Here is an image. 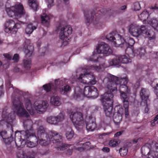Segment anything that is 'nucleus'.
Masks as SVG:
<instances>
[{
  "instance_id": "obj_1",
  "label": "nucleus",
  "mask_w": 158,
  "mask_h": 158,
  "mask_svg": "<svg viewBox=\"0 0 158 158\" xmlns=\"http://www.w3.org/2000/svg\"><path fill=\"white\" fill-rule=\"evenodd\" d=\"M106 79L108 81L106 85L107 91L101 96V100L106 116L110 118L112 113L113 94L116 92L118 88L120 93L129 94L130 91L127 85L128 80L126 77L119 78L109 74Z\"/></svg>"
},
{
  "instance_id": "obj_2",
  "label": "nucleus",
  "mask_w": 158,
  "mask_h": 158,
  "mask_svg": "<svg viewBox=\"0 0 158 158\" xmlns=\"http://www.w3.org/2000/svg\"><path fill=\"white\" fill-rule=\"evenodd\" d=\"M37 135L40 144L42 146H47L50 142L56 145L58 150L63 151L69 148L71 145L62 143V137L61 134L54 131H50L48 134L43 126H40L37 129Z\"/></svg>"
},
{
  "instance_id": "obj_3",
  "label": "nucleus",
  "mask_w": 158,
  "mask_h": 158,
  "mask_svg": "<svg viewBox=\"0 0 158 158\" xmlns=\"http://www.w3.org/2000/svg\"><path fill=\"white\" fill-rule=\"evenodd\" d=\"M23 124L26 131H21L19 139H17L16 137L15 138V142L17 148H23L26 144L29 148L36 146L38 143V140L33 130L32 121L27 119L23 121Z\"/></svg>"
},
{
  "instance_id": "obj_4",
  "label": "nucleus",
  "mask_w": 158,
  "mask_h": 158,
  "mask_svg": "<svg viewBox=\"0 0 158 158\" xmlns=\"http://www.w3.org/2000/svg\"><path fill=\"white\" fill-rule=\"evenodd\" d=\"M23 7L22 5L19 4L11 8L6 9V11L8 15L10 17L14 18V19H9L7 20L4 24L5 27H8L12 29V33L15 34L18 29L21 27L20 23H23L19 21L17 17H20L24 14Z\"/></svg>"
},
{
  "instance_id": "obj_5",
  "label": "nucleus",
  "mask_w": 158,
  "mask_h": 158,
  "mask_svg": "<svg viewBox=\"0 0 158 158\" xmlns=\"http://www.w3.org/2000/svg\"><path fill=\"white\" fill-rule=\"evenodd\" d=\"M13 103L15 109L14 112H12L10 113L6 117L4 116V111L2 112V117L5 118L4 120L7 123V127H9V125L12 127L15 123V113L20 117L27 118L30 116L28 113L24 108L23 103L20 101L19 98H15L13 101Z\"/></svg>"
},
{
  "instance_id": "obj_6",
  "label": "nucleus",
  "mask_w": 158,
  "mask_h": 158,
  "mask_svg": "<svg viewBox=\"0 0 158 158\" xmlns=\"http://www.w3.org/2000/svg\"><path fill=\"white\" fill-rule=\"evenodd\" d=\"M111 10H106V9L99 10L97 9L94 12L86 10L84 12V15L85 22L87 25L90 23H93L95 25L99 24V21L100 17H102L105 15H109L110 16L111 14H110V12H111Z\"/></svg>"
},
{
  "instance_id": "obj_7",
  "label": "nucleus",
  "mask_w": 158,
  "mask_h": 158,
  "mask_svg": "<svg viewBox=\"0 0 158 158\" xmlns=\"http://www.w3.org/2000/svg\"><path fill=\"white\" fill-rule=\"evenodd\" d=\"M65 83L64 80H60L59 79H58L55 80L54 84H48L44 85L43 87L44 90L47 92L51 91L53 93L56 94L59 92L62 94L65 95L71 91V89L68 85L59 88L60 86H63Z\"/></svg>"
},
{
  "instance_id": "obj_8",
  "label": "nucleus",
  "mask_w": 158,
  "mask_h": 158,
  "mask_svg": "<svg viewBox=\"0 0 158 158\" xmlns=\"http://www.w3.org/2000/svg\"><path fill=\"white\" fill-rule=\"evenodd\" d=\"M116 37L117 36L118 39L115 42V44L121 48L126 47V53L128 56L134 53L133 46L135 43V41L133 38L128 37L126 38H123L119 34L115 35Z\"/></svg>"
},
{
  "instance_id": "obj_9",
  "label": "nucleus",
  "mask_w": 158,
  "mask_h": 158,
  "mask_svg": "<svg viewBox=\"0 0 158 158\" xmlns=\"http://www.w3.org/2000/svg\"><path fill=\"white\" fill-rule=\"evenodd\" d=\"M78 79L81 83L87 85H94L96 83L95 76L91 73L80 74Z\"/></svg>"
},
{
  "instance_id": "obj_10",
  "label": "nucleus",
  "mask_w": 158,
  "mask_h": 158,
  "mask_svg": "<svg viewBox=\"0 0 158 158\" xmlns=\"http://www.w3.org/2000/svg\"><path fill=\"white\" fill-rule=\"evenodd\" d=\"M98 91L95 87L93 86H85L83 91V95L87 97L95 98L98 96Z\"/></svg>"
},
{
  "instance_id": "obj_11",
  "label": "nucleus",
  "mask_w": 158,
  "mask_h": 158,
  "mask_svg": "<svg viewBox=\"0 0 158 158\" xmlns=\"http://www.w3.org/2000/svg\"><path fill=\"white\" fill-rule=\"evenodd\" d=\"M130 33L134 36H138L143 33H146V27L144 26L141 27L137 25L131 24L129 29Z\"/></svg>"
},
{
  "instance_id": "obj_12",
  "label": "nucleus",
  "mask_w": 158,
  "mask_h": 158,
  "mask_svg": "<svg viewBox=\"0 0 158 158\" xmlns=\"http://www.w3.org/2000/svg\"><path fill=\"white\" fill-rule=\"evenodd\" d=\"M60 29V38L62 40H66L68 38V37L70 35L72 32V29L70 25H67L64 27H62L59 26L57 28V30Z\"/></svg>"
},
{
  "instance_id": "obj_13",
  "label": "nucleus",
  "mask_w": 158,
  "mask_h": 158,
  "mask_svg": "<svg viewBox=\"0 0 158 158\" xmlns=\"http://www.w3.org/2000/svg\"><path fill=\"white\" fill-rule=\"evenodd\" d=\"M114 113H117V114H114L113 120L114 123L116 125H118L122 121L123 109L122 106L120 105H118L115 106L114 108Z\"/></svg>"
},
{
  "instance_id": "obj_14",
  "label": "nucleus",
  "mask_w": 158,
  "mask_h": 158,
  "mask_svg": "<svg viewBox=\"0 0 158 158\" xmlns=\"http://www.w3.org/2000/svg\"><path fill=\"white\" fill-rule=\"evenodd\" d=\"M96 50L98 54H102L105 56H108L112 52L109 46L104 42H102L98 45Z\"/></svg>"
},
{
  "instance_id": "obj_15",
  "label": "nucleus",
  "mask_w": 158,
  "mask_h": 158,
  "mask_svg": "<svg viewBox=\"0 0 158 158\" xmlns=\"http://www.w3.org/2000/svg\"><path fill=\"white\" fill-rule=\"evenodd\" d=\"M121 98L123 101V107L125 108V113L126 117H127L129 115V99L128 94L127 93H120Z\"/></svg>"
},
{
  "instance_id": "obj_16",
  "label": "nucleus",
  "mask_w": 158,
  "mask_h": 158,
  "mask_svg": "<svg viewBox=\"0 0 158 158\" xmlns=\"http://www.w3.org/2000/svg\"><path fill=\"white\" fill-rule=\"evenodd\" d=\"M34 106L35 110L39 112V113H42L46 111L48 104L45 101L35 102L34 104Z\"/></svg>"
},
{
  "instance_id": "obj_17",
  "label": "nucleus",
  "mask_w": 158,
  "mask_h": 158,
  "mask_svg": "<svg viewBox=\"0 0 158 158\" xmlns=\"http://www.w3.org/2000/svg\"><path fill=\"white\" fill-rule=\"evenodd\" d=\"M64 118V115L60 112L57 116H50L47 118V121L51 124H56L59 122L62 121Z\"/></svg>"
},
{
  "instance_id": "obj_18",
  "label": "nucleus",
  "mask_w": 158,
  "mask_h": 158,
  "mask_svg": "<svg viewBox=\"0 0 158 158\" xmlns=\"http://www.w3.org/2000/svg\"><path fill=\"white\" fill-rule=\"evenodd\" d=\"M70 117L73 123L76 124H78L83 120V114L80 112H71Z\"/></svg>"
},
{
  "instance_id": "obj_19",
  "label": "nucleus",
  "mask_w": 158,
  "mask_h": 158,
  "mask_svg": "<svg viewBox=\"0 0 158 158\" xmlns=\"http://www.w3.org/2000/svg\"><path fill=\"white\" fill-rule=\"evenodd\" d=\"M152 150V145L149 143H146L141 148L142 154L144 156H146L147 155L151 152Z\"/></svg>"
},
{
  "instance_id": "obj_20",
  "label": "nucleus",
  "mask_w": 158,
  "mask_h": 158,
  "mask_svg": "<svg viewBox=\"0 0 158 158\" xmlns=\"http://www.w3.org/2000/svg\"><path fill=\"white\" fill-rule=\"evenodd\" d=\"M24 102L27 110L31 114H33L34 111L33 109V105L30 99L28 98H25Z\"/></svg>"
},
{
  "instance_id": "obj_21",
  "label": "nucleus",
  "mask_w": 158,
  "mask_h": 158,
  "mask_svg": "<svg viewBox=\"0 0 158 158\" xmlns=\"http://www.w3.org/2000/svg\"><path fill=\"white\" fill-rule=\"evenodd\" d=\"M140 95L141 98L142 102L147 103L148 99L149 97V91L148 90L146 89L143 88L141 89Z\"/></svg>"
},
{
  "instance_id": "obj_22",
  "label": "nucleus",
  "mask_w": 158,
  "mask_h": 158,
  "mask_svg": "<svg viewBox=\"0 0 158 158\" xmlns=\"http://www.w3.org/2000/svg\"><path fill=\"white\" fill-rule=\"evenodd\" d=\"M86 128L88 131H94L97 127L96 123L90 119L88 122H86Z\"/></svg>"
},
{
  "instance_id": "obj_23",
  "label": "nucleus",
  "mask_w": 158,
  "mask_h": 158,
  "mask_svg": "<svg viewBox=\"0 0 158 158\" xmlns=\"http://www.w3.org/2000/svg\"><path fill=\"white\" fill-rule=\"evenodd\" d=\"M41 23L44 25L48 27L49 25L51 17L46 14H44L41 15Z\"/></svg>"
},
{
  "instance_id": "obj_24",
  "label": "nucleus",
  "mask_w": 158,
  "mask_h": 158,
  "mask_svg": "<svg viewBox=\"0 0 158 158\" xmlns=\"http://www.w3.org/2000/svg\"><path fill=\"white\" fill-rule=\"evenodd\" d=\"M24 52L27 57H30L32 55L34 49V47L32 45L29 44L27 46H24Z\"/></svg>"
},
{
  "instance_id": "obj_25",
  "label": "nucleus",
  "mask_w": 158,
  "mask_h": 158,
  "mask_svg": "<svg viewBox=\"0 0 158 158\" xmlns=\"http://www.w3.org/2000/svg\"><path fill=\"white\" fill-rule=\"evenodd\" d=\"M60 99V98L59 96H53L51 98L50 102L52 105L59 106L61 104V102Z\"/></svg>"
},
{
  "instance_id": "obj_26",
  "label": "nucleus",
  "mask_w": 158,
  "mask_h": 158,
  "mask_svg": "<svg viewBox=\"0 0 158 158\" xmlns=\"http://www.w3.org/2000/svg\"><path fill=\"white\" fill-rule=\"evenodd\" d=\"M37 26L34 25L32 23L28 24L25 29V32L27 34H31L34 30L36 29Z\"/></svg>"
},
{
  "instance_id": "obj_27",
  "label": "nucleus",
  "mask_w": 158,
  "mask_h": 158,
  "mask_svg": "<svg viewBox=\"0 0 158 158\" xmlns=\"http://www.w3.org/2000/svg\"><path fill=\"white\" fill-rule=\"evenodd\" d=\"M148 23L155 30L158 31V22L156 18H152L148 21Z\"/></svg>"
},
{
  "instance_id": "obj_28",
  "label": "nucleus",
  "mask_w": 158,
  "mask_h": 158,
  "mask_svg": "<svg viewBox=\"0 0 158 158\" xmlns=\"http://www.w3.org/2000/svg\"><path fill=\"white\" fill-rule=\"evenodd\" d=\"M114 32H112L110 33L106 36V38L109 40L113 42L114 44L116 47H119L118 45L115 44V42L117 41V40H116L114 35Z\"/></svg>"
},
{
  "instance_id": "obj_29",
  "label": "nucleus",
  "mask_w": 158,
  "mask_h": 158,
  "mask_svg": "<svg viewBox=\"0 0 158 158\" xmlns=\"http://www.w3.org/2000/svg\"><path fill=\"white\" fill-rule=\"evenodd\" d=\"M29 6L35 11H36L38 7V3L36 0H28Z\"/></svg>"
},
{
  "instance_id": "obj_30",
  "label": "nucleus",
  "mask_w": 158,
  "mask_h": 158,
  "mask_svg": "<svg viewBox=\"0 0 158 158\" xmlns=\"http://www.w3.org/2000/svg\"><path fill=\"white\" fill-rule=\"evenodd\" d=\"M118 58L120 60V63L127 64L131 62V59L128 58L125 55H119L118 56Z\"/></svg>"
},
{
  "instance_id": "obj_31",
  "label": "nucleus",
  "mask_w": 158,
  "mask_h": 158,
  "mask_svg": "<svg viewBox=\"0 0 158 158\" xmlns=\"http://www.w3.org/2000/svg\"><path fill=\"white\" fill-rule=\"evenodd\" d=\"M21 148L19 147L17 148L18 149L17 152V156L18 158H27L28 156L23 151L21 150Z\"/></svg>"
},
{
  "instance_id": "obj_32",
  "label": "nucleus",
  "mask_w": 158,
  "mask_h": 158,
  "mask_svg": "<svg viewBox=\"0 0 158 158\" xmlns=\"http://www.w3.org/2000/svg\"><path fill=\"white\" fill-rule=\"evenodd\" d=\"M146 33H143L147 35L148 37V38L149 40H151L154 39L156 38L155 33L152 30H149L148 31L146 28Z\"/></svg>"
},
{
  "instance_id": "obj_33",
  "label": "nucleus",
  "mask_w": 158,
  "mask_h": 158,
  "mask_svg": "<svg viewBox=\"0 0 158 158\" xmlns=\"http://www.w3.org/2000/svg\"><path fill=\"white\" fill-rule=\"evenodd\" d=\"M148 13L147 11H143L138 15V17L140 20H144L148 19Z\"/></svg>"
},
{
  "instance_id": "obj_34",
  "label": "nucleus",
  "mask_w": 158,
  "mask_h": 158,
  "mask_svg": "<svg viewBox=\"0 0 158 158\" xmlns=\"http://www.w3.org/2000/svg\"><path fill=\"white\" fill-rule=\"evenodd\" d=\"M120 62V60H119L118 56L116 57V58L112 59L110 62V64L111 66L113 65H119Z\"/></svg>"
},
{
  "instance_id": "obj_35",
  "label": "nucleus",
  "mask_w": 158,
  "mask_h": 158,
  "mask_svg": "<svg viewBox=\"0 0 158 158\" xmlns=\"http://www.w3.org/2000/svg\"><path fill=\"white\" fill-rule=\"evenodd\" d=\"M120 142L119 139H114L110 140L109 144L110 147H115Z\"/></svg>"
},
{
  "instance_id": "obj_36",
  "label": "nucleus",
  "mask_w": 158,
  "mask_h": 158,
  "mask_svg": "<svg viewBox=\"0 0 158 158\" xmlns=\"http://www.w3.org/2000/svg\"><path fill=\"white\" fill-rule=\"evenodd\" d=\"M147 155H148L147 157L146 156L147 158H155L156 156L158 157V152L156 150L152 151L151 152Z\"/></svg>"
},
{
  "instance_id": "obj_37",
  "label": "nucleus",
  "mask_w": 158,
  "mask_h": 158,
  "mask_svg": "<svg viewBox=\"0 0 158 158\" xmlns=\"http://www.w3.org/2000/svg\"><path fill=\"white\" fill-rule=\"evenodd\" d=\"M31 63V60L29 59L24 60V67L27 70L30 69Z\"/></svg>"
},
{
  "instance_id": "obj_38",
  "label": "nucleus",
  "mask_w": 158,
  "mask_h": 158,
  "mask_svg": "<svg viewBox=\"0 0 158 158\" xmlns=\"http://www.w3.org/2000/svg\"><path fill=\"white\" fill-rule=\"evenodd\" d=\"M74 132L72 129L67 131L66 133V136L67 139H71L74 136Z\"/></svg>"
},
{
  "instance_id": "obj_39",
  "label": "nucleus",
  "mask_w": 158,
  "mask_h": 158,
  "mask_svg": "<svg viewBox=\"0 0 158 158\" xmlns=\"http://www.w3.org/2000/svg\"><path fill=\"white\" fill-rule=\"evenodd\" d=\"M128 150L126 147L121 148L119 150V152L121 156H124L127 154Z\"/></svg>"
},
{
  "instance_id": "obj_40",
  "label": "nucleus",
  "mask_w": 158,
  "mask_h": 158,
  "mask_svg": "<svg viewBox=\"0 0 158 158\" xmlns=\"http://www.w3.org/2000/svg\"><path fill=\"white\" fill-rule=\"evenodd\" d=\"M137 51L139 52V54L140 57L143 56L146 53L145 48L143 47L138 49Z\"/></svg>"
},
{
  "instance_id": "obj_41",
  "label": "nucleus",
  "mask_w": 158,
  "mask_h": 158,
  "mask_svg": "<svg viewBox=\"0 0 158 158\" xmlns=\"http://www.w3.org/2000/svg\"><path fill=\"white\" fill-rule=\"evenodd\" d=\"M3 140L4 143L6 144H10L11 143L13 140V138L11 137H7L5 138V139H3Z\"/></svg>"
},
{
  "instance_id": "obj_42",
  "label": "nucleus",
  "mask_w": 158,
  "mask_h": 158,
  "mask_svg": "<svg viewBox=\"0 0 158 158\" xmlns=\"http://www.w3.org/2000/svg\"><path fill=\"white\" fill-rule=\"evenodd\" d=\"M77 145H80V146L77 147L76 148V150L80 152H81L84 150H85L82 143L81 144L80 143H77Z\"/></svg>"
},
{
  "instance_id": "obj_43",
  "label": "nucleus",
  "mask_w": 158,
  "mask_h": 158,
  "mask_svg": "<svg viewBox=\"0 0 158 158\" xmlns=\"http://www.w3.org/2000/svg\"><path fill=\"white\" fill-rule=\"evenodd\" d=\"M134 8L135 10H138L140 9L141 7L139 3L138 2H135L133 4Z\"/></svg>"
},
{
  "instance_id": "obj_44",
  "label": "nucleus",
  "mask_w": 158,
  "mask_h": 158,
  "mask_svg": "<svg viewBox=\"0 0 158 158\" xmlns=\"http://www.w3.org/2000/svg\"><path fill=\"white\" fill-rule=\"evenodd\" d=\"M99 66L98 65H93L91 66V68L94 69L98 72H99L101 69V65L99 64H98Z\"/></svg>"
},
{
  "instance_id": "obj_45",
  "label": "nucleus",
  "mask_w": 158,
  "mask_h": 158,
  "mask_svg": "<svg viewBox=\"0 0 158 158\" xmlns=\"http://www.w3.org/2000/svg\"><path fill=\"white\" fill-rule=\"evenodd\" d=\"M0 135L2 137V139H5V138L7 137V132L5 130H2L0 132Z\"/></svg>"
},
{
  "instance_id": "obj_46",
  "label": "nucleus",
  "mask_w": 158,
  "mask_h": 158,
  "mask_svg": "<svg viewBox=\"0 0 158 158\" xmlns=\"http://www.w3.org/2000/svg\"><path fill=\"white\" fill-rule=\"evenodd\" d=\"M85 149H89L91 148V143L90 142L88 141L82 144Z\"/></svg>"
},
{
  "instance_id": "obj_47",
  "label": "nucleus",
  "mask_w": 158,
  "mask_h": 158,
  "mask_svg": "<svg viewBox=\"0 0 158 158\" xmlns=\"http://www.w3.org/2000/svg\"><path fill=\"white\" fill-rule=\"evenodd\" d=\"M98 58L97 57H95V55H93L90 57L89 60L90 61L97 62L98 61Z\"/></svg>"
},
{
  "instance_id": "obj_48",
  "label": "nucleus",
  "mask_w": 158,
  "mask_h": 158,
  "mask_svg": "<svg viewBox=\"0 0 158 158\" xmlns=\"http://www.w3.org/2000/svg\"><path fill=\"white\" fill-rule=\"evenodd\" d=\"M151 145H152V150L158 149V143L155 142H152Z\"/></svg>"
},
{
  "instance_id": "obj_49",
  "label": "nucleus",
  "mask_w": 158,
  "mask_h": 158,
  "mask_svg": "<svg viewBox=\"0 0 158 158\" xmlns=\"http://www.w3.org/2000/svg\"><path fill=\"white\" fill-rule=\"evenodd\" d=\"M80 96V94L79 93H75L74 94L73 97L75 99L79 101L81 99Z\"/></svg>"
},
{
  "instance_id": "obj_50",
  "label": "nucleus",
  "mask_w": 158,
  "mask_h": 158,
  "mask_svg": "<svg viewBox=\"0 0 158 158\" xmlns=\"http://www.w3.org/2000/svg\"><path fill=\"white\" fill-rule=\"evenodd\" d=\"M13 60L15 62H17L19 59V56L17 54H14L13 58Z\"/></svg>"
},
{
  "instance_id": "obj_51",
  "label": "nucleus",
  "mask_w": 158,
  "mask_h": 158,
  "mask_svg": "<svg viewBox=\"0 0 158 158\" xmlns=\"http://www.w3.org/2000/svg\"><path fill=\"white\" fill-rule=\"evenodd\" d=\"M47 2L48 3V7H51L53 5L54 2V0H47Z\"/></svg>"
},
{
  "instance_id": "obj_52",
  "label": "nucleus",
  "mask_w": 158,
  "mask_h": 158,
  "mask_svg": "<svg viewBox=\"0 0 158 158\" xmlns=\"http://www.w3.org/2000/svg\"><path fill=\"white\" fill-rule=\"evenodd\" d=\"M5 32L7 33H10L11 32H12V30L11 28L8 27H5Z\"/></svg>"
},
{
  "instance_id": "obj_53",
  "label": "nucleus",
  "mask_w": 158,
  "mask_h": 158,
  "mask_svg": "<svg viewBox=\"0 0 158 158\" xmlns=\"http://www.w3.org/2000/svg\"><path fill=\"white\" fill-rule=\"evenodd\" d=\"M4 56L6 58L9 60H10L12 59V56L8 54H3Z\"/></svg>"
},
{
  "instance_id": "obj_54",
  "label": "nucleus",
  "mask_w": 158,
  "mask_h": 158,
  "mask_svg": "<svg viewBox=\"0 0 158 158\" xmlns=\"http://www.w3.org/2000/svg\"><path fill=\"white\" fill-rule=\"evenodd\" d=\"M102 150L103 152L106 153L109 152L110 151V148L107 147H103Z\"/></svg>"
},
{
  "instance_id": "obj_55",
  "label": "nucleus",
  "mask_w": 158,
  "mask_h": 158,
  "mask_svg": "<svg viewBox=\"0 0 158 158\" xmlns=\"http://www.w3.org/2000/svg\"><path fill=\"white\" fill-rule=\"evenodd\" d=\"M144 104H146V105L145 109L144 110V112L145 113H147L148 112L149 110V108L148 107L147 101V103H145L144 102Z\"/></svg>"
},
{
  "instance_id": "obj_56",
  "label": "nucleus",
  "mask_w": 158,
  "mask_h": 158,
  "mask_svg": "<svg viewBox=\"0 0 158 158\" xmlns=\"http://www.w3.org/2000/svg\"><path fill=\"white\" fill-rule=\"evenodd\" d=\"M123 132V131H120L117 132L114 134V137H116L121 135Z\"/></svg>"
},
{
  "instance_id": "obj_57",
  "label": "nucleus",
  "mask_w": 158,
  "mask_h": 158,
  "mask_svg": "<svg viewBox=\"0 0 158 158\" xmlns=\"http://www.w3.org/2000/svg\"><path fill=\"white\" fill-rule=\"evenodd\" d=\"M14 71L15 72L17 73H21L22 72V71L21 69L17 67L14 68Z\"/></svg>"
},
{
  "instance_id": "obj_58",
  "label": "nucleus",
  "mask_w": 158,
  "mask_h": 158,
  "mask_svg": "<svg viewBox=\"0 0 158 158\" xmlns=\"http://www.w3.org/2000/svg\"><path fill=\"white\" fill-rule=\"evenodd\" d=\"M3 85H2L0 86V96H1L2 94H4V92L3 91Z\"/></svg>"
},
{
  "instance_id": "obj_59",
  "label": "nucleus",
  "mask_w": 158,
  "mask_h": 158,
  "mask_svg": "<svg viewBox=\"0 0 158 158\" xmlns=\"http://www.w3.org/2000/svg\"><path fill=\"white\" fill-rule=\"evenodd\" d=\"M152 85V86L153 87V88H154V92L156 93V91H158V84H156V86H153Z\"/></svg>"
},
{
  "instance_id": "obj_60",
  "label": "nucleus",
  "mask_w": 158,
  "mask_h": 158,
  "mask_svg": "<svg viewBox=\"0 0 158 158\" xmlns=\"http://www.w3.org/2000/svg\"><path fill=\"white\" fill-rule=\"evenodd\" d=\"M72 150L71 149L68 150L66 152V154L69 155H71L72 154Z\"/></svg>"
},
{
  "instance_id": "obj_61",
  "label": "nucleus",
  "mask_w": 158,
  "mask_h": 158,
  "mask_svg": "<svg viewBox=\"0 0 158 158\" xmlns=\"http://www.w3.org/2000/svg\"><path fill=\"white\" fill-rule=\"evenodd\" d=\"M155 121L154 120V118L153 119V120H152L151 121V126L152 127H153L154 126L155 124V122L156 121Z\"/></svg>"
},
{
  "instance_id": "obj_62",
  "label": "nucleus",
  "mask_w": 158,
  "mask_h": 158,
  "mask_svg": "<svg viewBox=\"0 0 158 158\" xmlns=\"http://www.w3.org/2000/svg\"><path fill=\"white\" fill-rule=\"evenodd\" d=\"M6 86L8 87L9 88H12L13 87V85L11 84L10 82H9L8 83H7Z\"/></svg>"
},
{
  "instance_id": "obj_63",
  "label": "nucleus",
  "mask_w": 158,
  "mask_h": 158,
  "mask_svg": "<svg viewBox=\"0 0 158 158\" xmlns=\"http://www.w3.org/2000/svg\"><path fill=\"white\" fill-rule=\"evenodd\" d=\"M126 8H127V6L126 5L122 6L121 7V10H125Z\"/></svg>"
},
{
  "instance_id": "obj_64",
  "label": "nucleus",
  "mask_w": 158,
  "mask_h": 158,
  "mask_svg": "<svg viewBox=\"0 0 158 158\" xmlns=\"http://www.w3.org/2000/svg\"><path fill=\"white\" fill-rule=\"evenodd\" d=\"M138 141V139H135L133 140L132 142L133 143L135 144L137 143Z\"/></svg>"
}]
</instances>
